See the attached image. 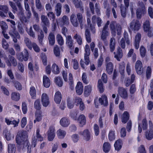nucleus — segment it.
I'll return each instance as SVG.
<instances>
[{"instance_id": "obj_1", "label": "nucleus", "mask_w": 153, "mask_h": 153, "mask_svg": "<svg viewBox=\"0 0 153 153\" xmlns=\"http://www.w3.org/2000/svg\"><path fill=\"white\" fill-rule=\"evenodd\" d=\"M27 136L26 132L19 131L16 137V142L18 144L23 145L22 150L24 151L27 150V153H30L31 147L27 140Z\"/></svg>"}, {"instance_id": "obj_2", "label": "nucleus", "mask_w": 153, "mask_h": 153, "mask_svg": "<svg viewBox=\"0 0 153 153\" xmlns=\"http://www.w3.org/2000/svg\"><path fill=\"white\" fill-rule=\"evenodd\" d=\"M10 23L11 25L9 33L13 39V41L16 43L17 42V39L20 38V36L18 32L16 30V24L15 21L13 20L10 21Z\"/></svg>"}, {"instance_id": "obj_3", "label": "nucleus", "mask_w": 153, "mask_h": 153, "mask_svg": "<svg viewBox=\"0 0 153 153\" xmlns=\"http://www.w3.org/2000/svg\"><path fill=\"white\" fill-rule=\"evenodd\" d=\"M85 53L84 54V59L85 62L81 60L80 61V65L82 68L83 69L85 68V65H87L89 64L90 61L89 60V56L90 53V51L89 45H86L85 48Z\"/></svg>"}, {"instance_id": "obj_4", "label": "nucleus", "mask_w": 153, "mask_h": 153, "mask_svg": "<svg viewBox=\"0 0 153 153\" xmlns=\"http://www.w3.org/2000/svg\"><path fill=\"white\" fill-rule=\"evenodd\" d=\"M138 7L136 10V15L138 19H140L142 14H144L146 12V9L145 4L142 1H139L137 3Z\"/></svg>"}, {"instance_id": "obj_5", "label": "nucleus", "mask_w": 153, "mask_h": 153, "mask_svg": "<svg viewBox=\"0 0 153 153\" xmlns=\"http://www.w3.org/2000/svg\"><path fill=\"white\" fill-rule=\"evenodd\" d=\"M115 23L114 22H112L110 25V29L111 33L114 36L116 35V31L117 34L118 35L121 34L122 33L121 28L119 24H117L115 27Z\"/></svg>"}, {"instance_id": "obj_6", "label": "nucleus", "mask_w": 153, "mask_h": 153, "mask_svg": "<svg viewBox=\"0 0 153 153\" xmlns=\"http://www.w3.org/2000/svg\"><path fill=\"white\" fill-rule=\"evenodd\" d=\"M146 138L151 140L153 138V124L151 121H149V127L145 132Z\"/></svg>"}, {"instance_id": "obj_7", "label": "nucleus", "mask_w": 153, "mask_h": 153, "mask_svg": "<svg viewBox=\"0 0 153 153\" xmlns=\"http://www.w3.org/2000/svg\"><path fill=\"white\" fill-rule=\"evenodd\" d=\"M3 58L4 61L8 66L10 67L12 66H16L17 65L16 60L13 56L9 55L8 58L6 56H4Z\"/></svg>"}, {"instance_id": "obj_8", "label": "nucleus", "mask_w": 153, "mask_h": 153, "mask_svg": "<svg viewBox=\"0 0 153 153\" xmlns=\"http://www.w3.org/2000/svg\"><path fill=\"white\" fill-rule=\"evenodd\" d=\"M55 128L52 126H50L47 132L48 139L49 141H52L55 136Z\"/></svg>"}, {"instance_id": "obj_9", "label": "nucleus", "mask_w": 153, "mask_h": 153, "mask_svg": "<svg viewBox=\"0 0 153 153\" xmlns=\"http://www.w3.org/2000/svg\"><path fill=\"white\" fill-rule=\"evenodd\" d=\"M40 130L39 129H38L36 132V136H34L33 137L32 140V145L34 147H35L36 145V142L37 139L38 141H42L43 140V138L39 134Z\"/></svg>"}, {"instance_id": "obj_10", "label": "nucleus", "mask_w": 153, "mask_h": 153, "mask_svg": "<svg viewBox=\"0 0 153 153\" xmlns=\"http://www.w3.org/2000/svg\"><path fill=\"white\" fill-rule=\"evenodd\" d=\"M148 127V122L146 119L144 118L142 120L141 123H139L138 124V129L139 132L140 133L142 131V129L146 130Z\"/></svg>"}, {"instance_id": "obj_11", "label": "nucleus", "mask_w": 153, "mask_h": 153, "mask_svg": "<svg viewBox=\"0 0 153 153\" xmlns=\"http://www.w3.org/2000/svg\"><path fill=\"white\" fill-rule=\"evenodd\" d=\"M141 25L137 20H133L130 23V28L132 30L137 31L140 28Z\"/></svg>"}, {"instance_id": "obj_12", "label": "nucleus", "mask_w": 153, "mask_h": 153, "mask_svg": "<svg viewBox=\"0 0 153 153\" xmlns=\"http://www.w3.org/2000/svg\"><path fill=\"white\" fill-rule=\"evenodd\" d=\"M41 100L42 105L44 107L48 106L50 103L49 97L46 93H44L42 94Z\"/></svg>"}, {"instance_id": "obj_13", "label": "nucleus", "mask_w": 153, "mask_h": 153, "mask_svg": "<svg viewBox=\"0 0 153 153\" xmlns=\"http://www.w3.org/2000/svg\"><path fill=\"white\" fill-rule=\"evenodd\" d=\"M29 54L27 51L25 49L22 53L18 56V59L20 61H27L28 59Z\"/></svg>"}, {"instance_id": "obj_14", "label": "nucleus", "mask_w": 153, "mask_h": 153, "mask_svg": "<svg viewBox=\"0 0 153 153\" xmlns=\"http://www.w3.org/2000/svg\"><path fill=\"white\" fill-rule=\"evenodd\" d=\"M57 23L58 25L61 26L68 25L69 24V19L66 16H64L62 18H59L57 20Z\"/></svg>"}, {"instance_id": "obj_15", "label": "nucleus", "mask_w": 153, "mask_h": 153, "mask_svg": "<svg viewBox=\"0 0 153 153\" xmlns=\"http://www.w3.org/2000/svg\"><path fill=\"white\" fill-rule=\"evenodd\" d=\"M118 94L123 98L126 99L128 97L127 91L125 88L122 87H119L118 88Z\"/></svg>"}, {"instance_id": "obj_16", "label": "nucleus", "mask_w": 153, "mask_h": 153, "mask_svg": "<svg viewBox=\"0 0 153 153\" xmlns=\"http://www.w3.org/2000/svg\"><path fill=\"white\" fill-rule=\"evenodd\" d=\"M109 24V22L108 21L103 27V30L102 31L101 36V38L103 40L106 39V37L109 35V33L108 31L107 30V29L108 28V26Z\"/></svg>"}, {"instance_id": "obj_17", "label": "nucleus", "mask_w": 153, "mask_h": 153, "mask_svg": "<svg viewBox=\"0 0 153 153\" xmlns=\"http://www.w3.org/2000/svg\"><path fill=\"white\" fill-rule=\"evenodd\" d=\"M76 93L78 95H81L83 91V87L82 83L80 82H78L75 88Z\"/></svg>"}, {"instance_id": "obj_18", "label": "nucleus", "mask_w": 153, "mask_h": 153, "mask_svg": "<svg viewBox=\"0 0 153 153\" xmlns=\"http://www.w3.org/2000/svg\"><path fill=\"white\" fill-rule=\"evenodd\" d=\"M92 90V86L88 85L85 86L84 87V94L85 97H88L90 95Z\"/></svg>"}, {"instance_id": "obj_19", "label": "nucleus", "mask_w": 153, "mask_h": 153, "mask_svg": "<svg viewBox=\"0 0 153 153\" xmlns=\"http://www.w3.org/2000/svg\"><path fill=\"white\" fill-rule=\"evenodd\" d=\"M77 122L80 126H83L85 125L86 123L85 117L83 114L80 115L77 119Z\"/></svg>"}, {"instance_id": "obj_20", "label": "nucleus", "mask_w": 153, "mask_h": 153, "mask_svg": "<svg viewBox=\"0 0 153 153\" xmlns=\"http://www.w3.org/2000/svg\"><path fill=\"white\" fill-rule=\"evenodd\" d=\"M60 125L62 127H67L70 125V121L68 118L64 117L60 120Z\"/></svg>"}, {"instance_id": "obj_21", "label": "nucleus", "mask_w": 153, "mask_h": 153, "mask_svg": "<svg viewBox=\"0 0 153 153\" xmlns=\"http://www.w3.org/2000/svg\"><path fill=\"white\" fill-rule=\"evenodd\" d=\"M114 57L118 61H120V59L122 58L123 56V53L121 49L120 48H118L117 49V53L114 52Z\"/></svg>"}, {"instance_id": "obj_22", "label": "nucleus", "mask_w": 153, "mask_h": 153, "mask_svg": "<svg viewBox=\"0 0 153 153\" xmlns=\"http://www.w3.org/2000/svg\"><path fill=\"white\" fill-rule=\"evenodd\" d=\"M99 100L101 104L104 106H107L108 104L107 97L105 95H102L99 98Z\"/></svg>"}, {"instance_id": "obj_23", "label": "nucleus", "mask_w": 153, "mask_h": 153, "mask_svg": "<svg viewBox=\"0 0 153 153\" xmlns=\"http://www.w3.org/2000/svg\"><path fill=\"white\" fill-rule=\"evenodd\" d=\"M62 95L61 92L59 91L56 92L54 95V100L56 103L59 104L61 102Z\"/></svg>"}, {"instance_id": "obj_24", "label": "nucleus", "mask_w": 153, "mask_h": 153, "mask_svg": "<svg viewBox=\"0 0 153 153\" xmlns=\"http://www.w3.org/2000/svg\"><path fill=\"white\" fill-rule=\"evenodd\" d=\"M129 114L127 111H125L121 116V121L122 123H125L129 119Z\"/></svg>"}, {"instance_id": "obj_25", "label": "nucleus", "mask_w": 153, "mask_h": 153, "mask_svg": "<svg viewBox=\"0 0 153 153\" xmlns=\"http://www.w3.org/2000/svg\"><path fill=\"white\" fill-rule=\"evenodd\" d=\"M80 134L82 135L84 139L86 140H88L90 138V132L88 129L84 130L83 132H80Z\"/></svg>"}, {"instance_id": "obj_26", "label": "nucleus", "mask_w": 153, "mask_h": 153, "mask_svg": "<svg viewBox=\"0 0 153 153\" xmlns=\"http://www.w3.org/2000/svg\"><path fill=\"white\" fill-rule=\"evenodd\" d=\"M48 39L49 45L51 46L53 45L55 43V37L53 33L51 32L49 33Z\"/></svg>"}, {"instance_id": "obj_27", "label": "nucleus", "mask_w": 153, "mask_h": 153, "mask_svg": "<svg viewBox=\"0 0 153 153\" xmlns=\"http://www.w3.org/2000/svg\"><path fill=\"white\" fill-rule=\"evenodd\" d=\"M44 86L46 88L49 87L50 85V80L49 78L46 75H44L43 77Z\"/></svg>"}, {"instance_id": "obj_28", "label": "nucleus", "mask_w": 153, "mask_h": 153, "mask_svg": "<svg viewBox=\"0 0 153 153\" xmlns=\"http://www.w3.org/2000/svg\"><path fill=\"white\" fill-rule=\"evenodd\" d=\"M56 134L59 138H63L66 134V132L64 130L59 129L56 131Z\"/></svg>"}, {"instance_id": "obj_29", "label": "nucleus", "mask_w": 153, "mask_h": 153, "mask_svg": "<svg viewBox=\"0 0 153 153\" xmlns=\"http://www.w3.org/2000/svg\"><path fill=\"white\" fill-rule=\"evenodd\" d=\"M70 21L72 25L76 27L78 25V23L75 15L74 14L71 15L70 17Z\"/></svg>"}, {"instance_id": "obj_30", "label": "nucleus", "mask_w": 153, "mask_h": 153, "mask_svg": "<svg viewBox=\"0 0 153 153\" xmlns=\"http://www.w3.org/2000/svg\"><path fill=\"white\" fill-rule=\"evenodd\" d=\"M52 72L54 74H57L60 72L58 66L55 63L53 64L51 69Z\"/></svg>"}, {"instance_id": "obj_31", "label": "nucleus", "mask_w": 153, "mask_h": 153, "mask_svg": "<svg viewBox=\"0 0 153 153\" xmlns=\"http://www.w3.org/2000/svg\"><path fill=\"white\" fill-rule=\"evenodd\" d=\"M122 141L120 139L116 140L114 144V147L115 149L117 150H120L122 147Z\"/></svg>"}, {"instance_id": "obj_32", "label": "nucleus", "mask_w": 153, "mask_h": 153, "mask_svg": "<svg viewBox=\"0 0 153 153\" xmlns=\"http://www.w3.org/2000/svg\"><path fill=\"white\" fill-rule=\"evenodd\" d=\"M62 5L60 3H57L55 6V10L56 12V15L58 16H59L62 12Z\"/></svg>"}, {"instance_id": "obj_33", "label": "nucleus", "mask_w": 153, "mask_h": 153, "mask_svg": "<svg viewBox=\"0 0 153 153\" xmlns=\"http://www.w3.org/2000/svg\"><path fill=\"white\" fill-rule=\"evenodd\" d=\"M106 71L109 74H111L113 70V65L111 62H109L106 64Z\"/></svg>"}, {"instance_id": "obj_34", "label": "nucleus", "mask_w": 153, "mask_h": 153, "mask_svg": "<svg viewBox=\"0 0 153 153\" xmlns=\"http://www.w3.org/2000/svg\"><path fill=\"white\" fill-rule=\"evenodd\" d=\"M66 44L69 48H71L73 44V40L71 36H68L66 37Z\"/></svg>"}, {"instance_id": "obj_35", "label": "nucleus", "mask_w": 153, "mask_h": 153, "mask_svg": "<svg viewBox=\"0 0 153 153\" xmlns=\"http://www.w3.org/2000/svg\"><path fill=\"white\" fill-rule=\"evenodd\" d=\"M42 115L39 111H37L35 113V119L34 120V123L37 122H39L42 119Z\"/></svg>"}, {"instance_id": "obj_36", "label": "nucleus", "mask_w": 153, "mask_h": 153, "mask_svg": "<svg viewBox=\"0 0 153 153\" xmlns=\"http://www.w3.org/2000/svg\"><path fill=\"white\" fill-rule=\"evenodd\" d=\"M11 97L12 100L15 101H18L20 99V94L18 93L13 92L11 94Z\"/></svg>"}, {"instance_id": "obj_37", "label": "nucleus", "mask_w": 153, "mask_h": 153, "mask_svg": "<svg viewBox=\"0 0 153 153\" xmlns=\"http://www.w3.org/2000/svg\"><path fill=\"white\" fill-rule=\"evenodd\" d=\"M4 134L6 139L7 140H10L13 138L14 136L9 131H5L4 132Z\"/></svg>"}, {"instance_id": "obj_38", "label": "nucleus", "mask_w": 153, "mask_h": 153, "mask_svg": "<svg viewBox=\"0 0 153 153\" xmlns=\"http://www.w3.org/2000/svg\"><path fill=\"white\" fill-rule=\"evenodd\" d=\"M111 149V145L108 142L104 143L103 146V150L105 152H108Z\"/></svg>"}, {"instance_id": "obj_39", "label": "nucleus", "mask_w": 153, "mask_h": 153, "mask_svg": "<svg viewBox=\"0 0 153 153\" xmlns=\"http://www.w3.org/2000/svg\"><path fill=\"white\" fill-rule=\"evenodd\" d=\"M115 39L113 38H111L110 40V51L113 52L114 51L115 49Z\"/></svg>"}, {"instance_id": "obj_40", "label": "nucleus", "mask_w": 153, "mask_h": 153, "mask_svg": "<svg viewBox=\"0 0 153 153\" xmlns=\"http://www.w3.org/2000/svg\"><path fill=\"white\" fill-rule=\"evenodd\" d=\"M55 83L59 87H62L63 85V82L61 78L57 77L54 79Z\"/></svg>"}, {"instance_id": "obj_41", "label": "nucleus", "mask_w": 153, "mask_h": 153, "mask_svg": "<svg viewBox=\"0 0 153 153\" xmlns=\"http://www.w3.org/2000/svg\"><path fill=\"white\" fill-rule=\"evenodd\" d=\"M56 39L59 45H62L64 43L63 39L62 36L59 34H58L56 36Z\"/></svg>"}, {"instance_id": "obj_42", "label": "nucleus", "mask_w": 153, "mask_h": 153, "mask_svg": "<svg viewBox=\"0 0 153 153\" xmlns=\"http://www.w3.org/2000/svg\"><path fill=\"white\" fill-rule=\"evenodd\" d=\"M143 27L144 31L146 32H147L150 29L149 22L148 20H146L144 22Z\"/></svg>"}, {"instance_id": "obj_43", "label": "nucleus", "mask_w": 153, "mask_h": 153, "mask_svg": "<svg viewBox=\"0 0 153 153\" xmlns=\"http://www.w3.org/2000/svg\"><path fill=\"white\" fill-rule=\"evenodd\" d=\"M8 151L9 153H15L16 147L13 144H9L8 145Z\"/></svg>"}, {"instance_id": "obj_44", "label": "nucleus", "mask_w": 153, "mask_h": 153, "mask_svg": "<svg viewBox=\"0 0 153 153\" xmlns=\"http://www.w3.org/2000/svg\"><path fill=\"white\" fill-rule=\"evenodd\" d=\"M77 18L78 19L80 25V27L81 28L83 27V25L84 24V22L82 20V14L80 13H78L77 14Z\"/></svg>"}, {"instance_id": "obj_45", "label": "nucleus", "mask_w": 153, "mask_h": 153, "mask_svg": "<svg viewBox=\"0 0 153 153\" xmlns=\"http://www.w3.org/2000/svg\"><path fill=\"white\" fill-rule=\"evenodd\" d=\"M30 94L32 98L35 99L36 97V91L34 87H32L30 88Z\"/></svg>"}, {"instance_id": "obj_46", "label": "nucleus", "mask_w": 153, "mask_h": 153, "mask_svg": "<svg viewBox=\"0 0 153 153\" xmlns=\"http://www.w3.org/2000/svg\"><path fill=\"white\" fill-rule=\"evenodd\" d=\"M41 20L44 24L46 26H48L49 25V22L48 18L45 16L42 15L41 17Z\"/></svg>"}, {"instance_id": "obj_47", "label": "nucleus", "mask_w": 153, "mask_h": 153, "mask_svg": "<svg viewBox=\"0 0 153 153\" xmlns=\"http://www.w3.org/2000/svg\"><path fill=\"white\" fill-rule=\"evenodd\" d=\"M53 51L55 55L56 56H59L60 55V50L57 45H56L54 46Z\"/></svg>"}, {"instance_id": "obj_48", "label": "nucleus", "mask_w": 153, "mask_h": 153, "mask_svg": "<svg viewBox=\"0 0 153 153\" xmlns=\"http://www.w3.org/2000/svg\"><path fill=\"white\" fill-rule=\"evenodd\" d=\"M92 21L94 23H95L96 21H97L98 26H100L101 20L100 18H97V19L95 16H93L92 18Z\"/></svg>"}, {"instance_id": "obj_49", "label": "nucleus", "mask_w": 153, "mask_h": 153, "mask_svg": "<svg viewBox=\"0 0 153 153\" xmlns=\"http://www.w3.org/2000/svg\"><path fill=\"white\" fill-rule=\"evenodd\" d=\"M74 38L75 39L79 45H81L82 43V38L81 36L77 34H75L74 36Z\"/></svg>"}, {"instance_id": "obj_50", "label": "nucleus", "mask_w": 153, "mask_h": 153, "mask_svg": "<svg viewBox=\"0 0 153 153\" xmlns=\"http://www.w3.org/2000/svg\"><path fill=\"white\" fill-rule=\"evenodd\" d=\"M97 87L100 93H102L104 91L103 85L101 80H99L98 81Z\"/></svg>"}, {"instance_id": "obj_51", "label": "nucleus", "mask_w": 153, "mask_h": 153, "mask_svg": "<svg viewBox=\"0 0 153 153\" xmlns=\"http://www.w3.org/2000/svg\"><path fill=\"white\" fill-rule=\"evenodd\" d=\"M108 139L109 140L112 141L115 139V135L114 131H111L108 134Z\"/></svg>"}, {"instance_id": "obj_52", "label": "nucleus", "mask_w": 153, "mask_h": 153, "mask_svg": "<svg viewBox=\"0 0 153 153\" xmlns=\"http://www.w3.org/2000/svg\"><path fill=\"white\" fill-rule=\"evenodd\" d=\"M24 41L26 46L30 49H32V46L31 43V42L29 40V39L27 38L25 39Z\"/></svg>"}, {"instance_id": "obj_53", "label": "nucleus", "mask_w": 153, "mask_h": 153, "mask_svg": "<svg viewBox=\"0 0 153 153\" xmlns=\"http://www.w3.org/2000/svg\"><path fill=\"white\" fill-rule=\"evenodd\" d=\"M2 48L5 50H7L9 46V45L6 40L3 39L2 42Z\"/></svg>"}, {"instance_id": "obj_54", "label": "nucleus", "mask_w": 153, "mask_h": 153, "mask_svg": "<svg viewBox=\"0 0 153 153\" xmlns=\"http://www.w3.org/2000/svg\"><path fill=\"white\" fill-rule=\"evenodd\" d=\"M67 106L69 108H72L74 107V104L72 101V100L70 98H68L67 100Z\"/></svg>"}, {"instance_id": "obj_55", "label": "nucleus", "mask_w": 153, "mask_h": 153, "mask_svg": "<svg viewBox=\"0 0 153 153\" xmlns=\"http://www.w3.org/2000/svg\"><path fill=\"white\" fill-rule=\"evenodd\" d=\"M85 36L87 41L88 42H90L91 41V39L90 37V33L88 29H86L85 31Z\"/></svg>"}, {"instance_id": "obj_56", "label": "nucleus", "mask_w": 153, "mask_h": 153, "mask_svg": "<svg viewBox=\"0 0 153 153\" xmlns=\"http://www.w3.org/2000/svg\"><path fill=\"white\" fill-rule=\"evenodd\" d=\"M72 62L74 68L75 70L79 68V65L77 60L75 59H72Z\"/></svg>"}, {"instance_id": "obj_57", "label": "nucleus", "mask_w": 153, "mask_h": 153, "mask_svg": "<svg viewBox=\"0 0 153 153\" xmlns=\"http://www.w3.org/2000/svg\"><path fill=\"white\" fill-rule=\"evenodd\" d=\"M22 109L23 113L26 114L27 111V105L25 102H23L22 105Z\"/></svg>"}, {"instance_id": "obj_58", "label": "nucleus", "mask_w": 153, "mask_h": 153, "mask_svg": "<svg viewBox=\"0 0 153 153\" xmlns=\"http://www.w3.org/2000/svg\"><path fill=\"white\" fill-rule=\"evenodd\" d=\"M125 68V65L123 63L122 64V65H120L119 69V71L121 74L122 75L124 73Z\"/></svg>"}, {"instance_id": "obj_59", "label": "nucleus", "mask_w": 153, "mask_h": 153, "mask_svg": "<svg viewBox=\"0 0 153 153\" xmlns=\"http://www.w3.org/2000/svg\"><path fill=\"white\" fill-rule=\"evenodd\" d=\"M140 56L142 57L145 56L146 53V51L145 48L143 46H141L140 48Z\"/></svg>"}, {"instance_id": "obj_60", "label": "nucleus", "mask_w": 153, "mask_h": 153, "mask_svg": "<svg viewBox=\"0 0 153 153\" xmlns=\"http://www.w3.org/2000/svg\"><path fill=\"white\" fill-rule=\"evenodd\" d=\"M1 89L2 92L7 96H9L10 93L8 90L3 86L1 87Z\"/></svg>"}, {"instance_id": "obj_61", "label": "nucleus", "mask_w": 153, "mask_h": 153, "mask_svg": "<svg viewBox=\"0 0 153 153\" xmlns=\"http://www.w3.org/2000/svg\"><path fill=\"white\" fill-rule=\"evenodd\" d=\"M34 107L37 110H39L41 108V105L40 104V101L37 100H36L34 103Z\"/></svg>"}, {"instance_id": "obj_62", "label": "nucleus", "mask_w": 153, "mask_h": 153, "mask_svg": "<svg viewBox=\"0 0 153 153\" xmlns=\"http://www.w3.org/2000/svg\"><path fill=\"white\" fill-rule=\"evenodd\" d=\"M27 120L26 117H24L22 119L21 123L22 128H24L27 124Z\"/></svg>"}, {"instance_id": "obj_63", "label": "nucleus", "mask_w": 153, "mask_h": 153, "mask_svg": "<svg viewBox=\"0 0 153 153\" xmlns=\"http://www.w3.org/2000/svg\"><path fill=\"white\" fill-rule=\"evenodd\" d=\"M136 87L135 84L132 85L129 89V92L131 94H134L136 91Z\"/></svg>"}, {"instance_id": "obj_64", "label": "nucleus", "mask_w": 153, "mask_h": 153, "mask_svg": "<svg viewBox=\"0 0 153 153\" xmlns=\"http://www.w3.org/2000/svg\"><path fill=\"white\" fill-rule=\"evenodd\" d=\"M138 151L140 153H146V152L143 145H141L138 148Z\"/></svg>"}]
</instances>
